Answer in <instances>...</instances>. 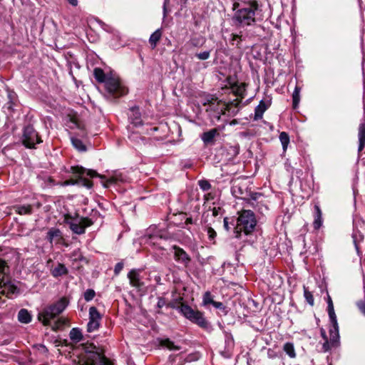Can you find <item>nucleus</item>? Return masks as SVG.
Instances as JSON below:
<instances>
[{
  "label": "nucleus",
  "mask_w": 365,
  "mask_h": 365,
  "mask_svg": "<svg viewBox=\"0 0 365 365\" xmlns=\"http://www.w3.org/2000/svg\"><path fill=\"white\" fill-rule=\"evenodd\" d=\"M231 192L233 196L240 199L248 198L247 185L245 181H235Z\"/></svg>",
  "instance_id": "nucleus-15"
},
{
  "label": "nucleus",
  "mask_w": 365,
  "mask_h": 365,
  "mask_svg": "<svg viewBox=\"0 0 365 365\" xmlns=\"http://www.w3.org/2000/svg\"><path fill=\"white\" fill-rule=\"evenodd\" d=\"M320 334H321L322 338L324 340L328 339V337L327 336V332H326V331H325V329L324 328H321L320 329Z\"/></svg>",
  "instance_id": "nucleus-56"
},
{
  "label": "nucleus",
  "mask_w": 365,
  "mask_h": 365,
  "mask_svg": "<svg viewBox=\"0 0 365 365\" xmlns=\"http://www.w3.org/2000/svg\"><path fill=\"white\" fill-rule=\"evenodd\" d=\"M67 1L73 6H76L78 3V0H67Z\"/></svg>",
  "instance_id": "nucleus-62"
},
{
  "label": "nucleus",
  "mask_w": 365,
  "mask_h": 365,
  "mask_svg": "<svg viewBox=\"0 0 365 365\" xmlns=\"http://www.w3.org/2000/svg\"><path fill=\"white\" fill-rule=\"evenodd\" d=\"M356 305L360 312L365 316V299L357 301Z\"/></svg>",
  "instance_id": "nucleus-44"
},
{
  "label": "nucleus",
  "mask_w": 365,
  "mask_h": 365,
  "mask_svg": "<svg viewBox=\"0 0 365 365\" xmlns=\"http://www.w3.org/2000/svg\"><path fill=\"white\" fill-rule=\"evenodd\" d=\"M236 225H235L234 223H230L229 222V218L228 217H225L224 220H223V227H224V229L226 230V231H230L231 229H233L235 230V227Z\"/></svg>",
  "instance_id": "nucleus-43"
},
{
  "label": "nucleus",
  "mask_w": 365,
  "mask_h": 365,
  "mask_svg": "<svg viewBox=\"0 0 365 365\" xmlns=\"http://www.w3.org/2000/svg\"><path fill=\"white\" fill-rule=\"evenodd\" d=\"M81 365H111L110 361L97 351H88Z\"/></svg>",
  "instance_id": "nucleus-11"
},
{
  "label": "nucleus",
  "mask_w": 365,
  "mask_h": 365,
  "mask_svg": "<svg viewBox=\"0 0 365 365\" xmlns=\"http://www.w3.org/2000/svg\"><path fill=\"white\" fill-rule=\"evenodd\" d=\"M283 350L290 357L295 358L296 352L294 347V344L291 342H287L283 346Z\"/></svg>",
  "instance_id": "nucleus-36"
},
{
  "label": "nucleus",
  "mask_w": 365,
  "mask_h": 365,
  "mask_svg": "<svg viewBox=\"0 0 365 365\" xmlns=\"http://www.w3.org/2000/svg\"><path fill=\"white\" fill-rule=\"evenodd\" d=\"M23 207L18 208V212L21 215L23 212Z\"/></svg>",
  "instance_id": "nucleus-64"
},
{
  "label": "nucleus",
  "mask_w": 365,
  "mask_h": 365,
  "mask_svg": "<svg viewBox=\"0 0 365 365\" xmlns=\"http://www.w3.org/2000/svg\"><path fill=\"white\" fill-rule=\"evenodd\" d=\"M71 173L77 178V180H69L63 182L64 185H81L90 189L93 186V183L87 178L99 177L103 180V186L108 187L111 185L118 183H124L127 181L126 175L120 171H115L109 178H106L104 176L100 175L96 170L86 169L82 166H72Z\"/></svg>",
  "instance_id": "nucleus-1"
},
{
  "label": "nucleus",
  "mask_w": 365,
  "mask_h": 365,
  "mask_svg": "<svg viewBox=\"0 0 365 365\" xmlns=\"http://www.w3.org/2000/svg\"><path fill=\"white\" fill-rule=\"evenodd\" d=\"M68 303L69 302L66 297H62L53 304L58 310V313H62L68 305Z\"/></svg>",
  "instance_id": "nucleus-33"
},
{
  "label": "nucleus",
  "mask_w": 365,
  "mask_h": 365,
  "mask_svg": "<svg viewBox=\"0 0 365 365\" xmlns=\"http://www.w3.org/2000/svg\"><path fill=\"white\" fill-rule=\"evenodd\" d=\"M95 296L96 292L93 289H88L83 293V297L86 302L91 301Z\"/></svg>",
  "instance_id": "nucleus-39"
},
{
  "label": "nucleus",
  "mask_w": 365,
  "mask_h": 365,
  "mask_svg": "<svg viewBox=\"0 0 365 365\" xmlns=\"http://www.w3.org/2000/svg\"><path fill=\"white\" fill-rule=\"evenodd\" d=\"M166 304V300L164 297H160L158 298V303H157V308L158 309H161L163 308L164 306H165Z\"/></svg>",
  "instance_id": "nucleus-48"
},
{
  "label": "nucleus",
  "mask_w": 365,
  "mask_h": 365,
  "mask_svg": "<svg viewBox=\"0 0 365 365\" xmlns=\"http://www.w3.org/2000/svg\"><path fill=\"white\" fill-rule=\"evenodd\" d=\"M170 4V0H164L163 5V20L165 19L168 10V6Z\"/></svg>",
  "instance_id": "nucleus-47"
},
{
  "label": "nucleus",
  "mask_w": 365,
  "mask_h": 365,
  "mask_svg": "<svg viewBox=\"0 0 365 365\" xmlns=\"http://www.w3.org/2000/svg\"><path fill=\"white\" fill-rule=\"evenodd\" d=\"M204 230L207 233V237H208V240L210 241V242H215V240L217 237V233L215 232V230L211 227L209 225H206L205 227V229Z\"/></svg>",
  "instance_id": "nucleus-37"
},
{
  "label": "nucleus",
  "mask_w": 365,
  "mask_h": 365,
  "mask_svg": "<svg viewBox=\"0 0 365 365\" xmlns=\"http://www.w3.org/2000/svg\"><path fill=\"white\" fill-rule=\"evenodd\" d=\"M173 249L175 250L174 258L175 261L187 267L190 262L189 255L180 247L174 246Z\"/></svg>",
  "instance_id": "nucleus-18"
},
{
  "label": "nucleus",
  "mask_w": 365,
  "mask_h": 365,
  "mask_svg": "<svg viewBox=\"0 0 365 365\" xmlns=\"http://www.w3.org/2000/svg\"><path fill=\"white\" fill-rule=\"evenodd\" d=\"M352 238H353V241H354V243L355 248H356L357 252L359 253V246L357 245V235H356V233L354 232L352 234Z\"/></svg>",
  "instance_id": "nucleus-52"
},
{
  "label": "nucleus",
  "mask_w": 365,
  "mask_h": 365,
  "mask_svg": "<svg viewBox=\"0 0 365 365\" xmlns=\"http://www.w3.org/2000/svg\"><path fill=\"white\" fill-rule=\"evenodd\" d=\"M32 317L30 313L24 309V324H28L31 322Z\"/></svg>",
  "instance_id": "nucleus-51"
},
{
  "label": "nucleus",
  "mask_w": 365,
  "mask_h": 365,
  "mask_svg": "<svg viewBox=\"0 0 365 365\" xmlns=\"http://www.w3.org/2000/svg\"><path fill=\"white\" fill-rule=\"evenodd\" d=\"M154 281L155 282V283L158 284V285H160L162 284V282H161V277L160 275H155L154 277Z\"/></svg>",
  "instance_id": "nucleus-59"
},
{
  "label": "nucleus",
  "mask_w": 365,
  "mask_h": 365,
  "mask_svg": "<svg viewBox=\"0 0 365 365\" xmlns=\"http://www.w3.org/2000/svg\"><path fill=\"white\" fill-rule=\"evenodd\" d=\"M100 216L98 210H92L91 217H76L68 222L69 228L71 231L77 235L85 233L86 228L92 225Z\"/></svg>",
  "instance_id": "nucleus-8"
},
{
  "label": "nucleus",
  "mask_w": 365,
  "mask_h": 365,
  "mask_svg": "<svg viewBox=\"0 0 365 365\" xmlns=\"http://www.w3.org/2000/svg\"><path fill=\"white\" fill-rule=\"evenodd\" d=\"M314 210L313 226L315 230H319L323 224L322 210L318 205H315Z\"/></svg>",
  "instance_id": "nucleus-21"
},
{
  "label": "nucleus",
  "mask_w": 365,
  "mask_h": 365,
  "mask_svg": "<svg viewBox=\"0 0 365 365\" xmlns=\"http://www.w3.org/2000/svg\"><path fill=\"white\" fill-rule=\"evenodd\" d=\"M272 104L271 100H261L258 106L255 109V120H260L262 118L264 113L269 108Z\"/></svg>",
  "instance_id": "nucleus-19"
},
{
  "label": "nucleus",
  "mask_w": 365,
  "mask_h": 365,
  "mask_svg": "<svg viewBox=\"0 0 365 365\" xmlns=\"http://www.w3.org/2000/svg\"><path fill=\"white\" fill-rule=\"evenodd\" d=\"M98 24L101 25V28L106 31H110V26L101 21H98Z\"/></svg>",
  "instance_id": "nucleus-55"
},
{
  "label": "nucleus",
  "mask_w": 365,
  "mask_h": 365,
  "mask_svg": "<svg viewBox=\"0 0 365 365\" xmlns=\"http://www.w3.org/2000/svg\"><path fill=\"white\" fill-rule=\"evenodd\" d=\"M24 148H35L36 144L42 142L38 133L35 130L32 124L24 126Z\"/></svg>",
  "instance_id": "nucleus-10"
},
{
  "label": "nucleus",
  "mask_w": 365,
  "mask_h": 365,
  "mask_svg": "<svg viewBox=\"0 0 365 365\" xmlns=\"http://www.w3.org/2000/svg\"><path fill=\"white\" fill-rule=\"evenodd\" d=\"M62 238V233L61 230L56 227H52L49 229L47 232L46 239L50 242V244H53V241L56 240V242H58Z\"/></svg>",
  "instance_id": "nucleus-22"
},
{
  "label": "nucleus",
  "mask_w": 365,
  "mask_h": 365,
  "mask_svg": "<svg viewBox=\"0 0 365 365\" xmlns=\"http://www.w3.org/2000/svg\"><path fill=\"white\" fill-rule=\"evenodd\" d=\"M103 315L98 311L96 307H91L88 313V322L87 324V331L93 332L100 327Z\"/></svg>",
  "instance_id": "nucleus-12"
},
{
  "label": "nucleus",
  "mask_w": 365,
  "mask_h": 365,
  "mask_svg": "<svg viewBox=\"0 0 365 365\" xmlns=\"http://www.w3.org/2000/svg\"><path fill=\"white\" fill-rule=\"evenodd\" d=\"M332 347L333 346H331L330 341L328 339L324 340V343L322 344V350L324 352L329 351V350H331Z\"/></svg>",
  "instance_id": "nucleus-46"
},
{
  "label": "nucleus",
  "mask_w": 365,
  "mask_h": 365,
  "mask_svg": "<svg viewBox=\"0 0 365 365\" xmlns=\"http://www.w3.org/2000/svg\"><path fill=\"white\" fill-rule=\"evenodd\" d=\"M23 319H24V317H23V309H21L19 312H18V320L21 322V323H23Z\"/></svg>",
  "instance_id": "nucleus-57"
},
{
  "label": "nucleus",
  "mask_w": 365,
  "mask_h": 365,
  "mask_svg": "<svg viewBox=\"0 0 365 365\" xmlns=\"http://www.w3.org/2000/svg\"><path fill=\"white\" fill-rule=\"evenodd\" d=\"M304 296L307 303L311 306H313L314 302L313 294L306 287H304Z\"/></svg>",
  "instance_id": "nucleus-38"
},
{
  "label": "nucleus",
  "mask_w": 365,
  "mask_h": 365,
  "mask_svg": "<svg viewBox=\"0 0 365 365\" xmlns=\"http://www.w3.org/2000/svg\"><path fill=\"white\" fill-rule=\"evenodd\" d=\"M128 119L131 124L135 127H139L143 125L141 119V113L138 106L131 107L128 113Z\"/></svg>",
  "instance_id": "nucleus-17"
},
{
  "label": "nucleus",
  "mask_w": 365,
  "mask_h": 365,
  "mask_svg": "<svg viewBox=\"0 0 365 365\" xmlns=\"http://www.w3.org/2000/svg\"><path fill=\"white\" fill-rule=\"evenodd\" d=\"M71 141L73 146L80 152H85L86 150V147L83 144V141L78 138L74 136L71 137Z\"/></svg>",
  "instance_id": "nucleus-32"
},
{
  "label": "nucleus",
  "mask_w": 365,
  "mask_h": 365,
  "mask_svg": "<svg viewBox=\"0 0 365 365\" xmlns=\"http://www.w3.org/2000/svg\"><path fill=\"white\" fill-rule=\"evenodd\" d=\"M159 344L160 346L169 349L170 351H180L181 349L180 346L176 344L169 338L160 339L159 340Z\"/></svg>",
  "instance_id": "nucleus-24"
},
{
  "label": "nucleus",
  "mask_w": 365,
  "mask_h": 365,
  "mask_svg": "<svg viewBox=\"0 0 365 365\" xmlns=\"http://www.w3.org/2000/svg\"><path fill=\"white\" fill-rule=\"evenodd\" d=\"M212 306L214 307H215L216 309L221 310L224 313V314H227V307L225 306H224L223 303H222L220 302H215V303H213Z\"/></svg>",
  "instance_id": "nucleus-45"
},
{
  "label": "nucleus",
  "mask_w": 365,
  "mask_h": 365,
  "mask_svg": "<svg viewBox=\"0 0 365 365\" xmlns=\"http://www.w3.org/2000/svg\"><path fill=\"white\" fill-rule=\"evenodd\" d=\"M69 337L71 340L75 343H78L83 340V334L81 329L75 327L71 329L69 333Z\"/></svg>",
  "instance_id": "nucleus-27"
},
{
  "label": "nucleus",
  "mask_w": 365,
  "mask_h": 365,
  "mask_svg": "<svg viewBox=\"0 0 365 365\" xmlns=\"http://www.w3.org/2000/svg\"><path fill=\"white\" fill-rule=\"evenodd\" d=\"M162 36V29H158L155 30L149 38V43L152 48H155L157 46L158 42L160 41Z\"/></svg>",
  "instance_id": "nucleus-29"
},
{
  "label": "nucleus",
  "mask_w": 365,
  "mask_h": 365,
  "mask_svg": "<svg viewBox=\"0 0 365 365\" xmlns=\"http://www.w3.org/2000/svg\"><path fill=\"white\" fill-rule=\"evenodd\" d=\"M327 312L329 314V319H333L335 321L336 319V316L334 309V304L331 300V298L329 295L327 297Z\"/></svg>",
  "instance_id": "nucleus-35"
},
{
  "label": "nucleus",
  "mask_w": 365,
  "mask_h": 365,
  "mask_svg": "<svg viewBox=\"0 0 365 365\" xmlns=\"http://www.w3.org/2000/svg\"><path fill=\"white\" fill-rule=\"evenodd\" d=\"M123 266H124V264H123V263L122 262H118L115 265V267H114V273H115V274L118 275L121 272V270L123 269Z\"/></svg>",
  "instance_id": "nucleus-49"
},
{
  "label": "nucleus",
  "mask_w": 365,
  "mask_h": 365,
  "mask_svg": "<svg viewBox=\"0 0 365 365\" xmlns=\"http://www.w3.org/2000/svg\"><path fill=\"white\" fill-rule=\"evenodd\" d=\"M24 214H26L30 211V208L24 206Z\"/></svg>",
  "instance_id": "nucleus-63"
},
{
  "label": "nucleus",
  "mask_w": 365,
  "mask_h": 365,
  "mask_svg": "<svg viewBox=\"0 0 365 365\" xmlns=\"http://www.w3.org/2000/svg\"><path fill=\"white\" fill-rule=\"evenodd\" d=\"M195 56L199 60H207L210 56V51H205L202 52L195 53Z\"/></svg>",
  "instance_id": "nucleus-42"
},
{
  "label": "nucleus",
  "mask_w": 365,
  "mask_h": 365,
  "mask_svg": "<svg viewBox=\"0 0 365 365\" xmlns=\"http://www.w3.org/2000/svg\"><path fill=\"white\" fill-rule=\"evenodd\" d=\"M279 139L282 146L283 153H285L290 142L289 136L286 132H282L279 133Z\"/></svg>",
  "instance_id": "nucleus-30"
},
{
  "label": "nucleus",
  "mask_w": 365,
  "mask_h": 365,
  "mask_svg": "<svg viewBox=\"0 0 365 365\" xmlns=\"http://www.w3.org/2000/svg\"><path fill=\"white\" fill-rule=\"evenodd\" d=\"M104 86L106 88L105 96L110 100L125 96L128 92V88L123 84L121 79L115 74L108 77Z\"/></svg>",
  "instance_id": "nucleus-7"
},
{
  "label": "nucleus",
  "mask_w": 365,
  "mask_h": 365,
  "mask_svg": "<svg viewBox=\"0 0 365 365\" xmlns=\"http://www.w3.org/2000/svg\"><path fill=\"white\" fill-rule=\"evenodd\" d=\"M176 309L192 324H197L202 329L208 330L211 329V324L204 316V313L192 309L187 304H181Z\"/></svg>",
  "instance_id": "nucleus-5"
},
{
  "label": "nucleus",
  "mask_w": 365,
  "mask_h": 365,
  "mask_svg": "<svg viewBox=\"0 0 365 365\" xmlns=\"http://www.w3.org/2000/svg\"><path fill=\"white\" fill-rule=\"evenodd\" d=\"M300 92L301 87L296 86L292 94V106L294 109H296L299 106L300 101Z\"/></svg>",
  "instance_id": "nucleus-31"
},
{
  "label": "nucleus",
  "mask_w": 365,
  "mask_h": 365,
  "mask_svg": "<svg viewBox=\"0 0 365 365\" xmlns=\"http://www.w3.org/2000/svg\"><path fill=\"white\" fill-rule=\"evenodd\" d=\"M195 222H196V220L193 219L191 217H186L185 221V223L186 225H192V224H195Z\"/></svg>",
  "instance_id": "nucleus-54"
},
{
  "label": "nucleus",
  "mask_w": 365,
  "mask_h": 365,
  "mask_svg": "<svg viewBox=\"0 0 365 365\" xmlns=\"http://www.w3.org/2000/svg\"><path fill=\"white\" fill-rule=\"evenodd\" d=\"M60 314L61 313H58V310L53 304L45 308L42 312L39 313L38 318L43 325L50 326L53 331H58L67 322L66 319L63 318H58L53 322H51V320L54 319Z\"/></svg>",
  "instance_id": "nucleus-6"
},
{
  "label": "nucleus",
  "mask_w": 365,
  "mask_h": 365,
  "mask_svg": "<svg viewBox=\"0 0 365 365\" xmlns=\"http://www.w3.org/2000/svg\"><path fill=\"white\" fill-rule=\"evenodd\" d=\"M236 10L232 19L234 25L238 28H245L255 26L262 20L259 4H251V6H242L240 8V3L235 2L233 4Z\"/></svg>",
  "instance_id": "nucleus-2"
},
{
  "label": "nucleus",
  "mask_w": 365,
  "mask_h": 365,
  "mask_svg": "<svg viewBox=\"0 0 365 365\" xmlns=\"http://www.w3.org/2000/svg\"><path fill=\"white\" fill-rule=\"evenodd\" d=\"M37 346H38V349L39 351H41V352L46 353L48 351L47 348L43 344H38V345H37Z\"/></svg>",
  "instance_id": "nucleus-58"
},
{
  "label": "nucleus",
  "mask_w": 365,
  "mask_h": 365,
  "mask_svg": "<svg viewBox=\"0 0 365 365\" xmlns=\"http://www.w3.org/2000/svg\"><path fill=\"white\" fill-rule=\"evenodd\" d=\"M198 104L205 107V111L212 123L215 124L221 121L222 115L225 113V103L213 95L205 94L200 96L198 99Z\"/></svg>",
  "instance_id": "nucleus-3"
},
{
  "label": "nucleus",
  "mask_w": 365,
  "mask_h": 365,
  "mask_svg": "<svg viewBox=\"0 0 365 365\" xmlns=\"http://www.w3.org/2000/svg\"><path fill=\"white\" fill-rule=\"evenodd\" d=\"M68 272V268L65 266V264L60 262H58L56 267L51 269V273L55 278L66 275Z\"/></svg>",
  "instance_id": "nucleus-23"
},
{
  "label": "nucleus",
  "mask_w": 365,
  "mask_h": 365,
  "mask_svg": "<svg viewBox=\"0 0 365 365\" xmlns=\"http://www.w3.org/2000/svg\"><path fill=\"white\" fill-rule=\"evenodd\" d=\"M257 226V220L254 212L250 210H243L239 214L237 224L233 231L235 237L240 238L241 233L245 235L251 234Z\"/></svg>",
  "instance_id": "nucleus-4"
},
{
  "label": "nucleus",
  "mask_w": 365,
  "mask_h": 365,
  "mask_svg": "<svg viewBox=\"0 0 365 365\" xmlns=\"http://www.w3.org/2000/svg\"><path fill=\"white\" fill-rule=\"evenodd\" d=\"M199 187L203 191H208L211 188L210 183L206 180H201L198 182Z\"/></svg>",
  "instance_id": "nucleus-41"
},
{
  "label": "nucleus",
  "mask_w": 365,
  "mask_h": 365,
  "mask_svg": "<svg viewBox=\"0 0 365 365\" xmlns=\"http://www.w3.org/2000/svg\"><path fill=\"white\" fill-rule=\"evenodd\" d=\"M4 268H8L6 264L4 261L0 259V272L2 271Z\"/></svg>",
  "instance_id": "nucleus-60"
},
{
  "label": "nucleus",
  "mask_w": 365,
  "mask_h": 365,
  "mask_svg": "<svg viewBox=\"0 0 365 365\" xmlns=\"http://www.w3.org/2000/svg\"><path fill=\"white\" fill-rule=\"evenodd\" d=\"M93 75L96 80L99 83H103L104 85L108 77H110L113 73L106 74L104 71L100 68H96L93 70Z\"/></svg>",
  "instance_id": "nucleus-26"
},
{
  "label": "nucleus",
  "mask_w": 365,
  "mask_h": 365,
  "mask_svg": "<svg viewBox=\"0 0 365 365\" xmlns=\"http://www.w3.org/2000/svg\"><path fill=\"white\" fill-rule=\"evenodd\" d=\"M215 301L213 299V297L211 294L210 292L207 291L204 293L202 295V305L206 308H207V306L210 304L213 305V303H215Z\"/></svg>",
  "instance_id": "nucleus-34"
},
{
  "label": "nucleus",
  "mask_w": 365,
  "mask_h": 365,
  "mask_svg": "<svg viewBox=\"0 0 365 365\" xmlns=\"http://www.w3.org/2000/svg\"><path fill=\"white\" fill-rule=\"evenodd\" d=\"M242 41V36L238 34H231L230 43L233 46L240 47V41Z\"/></svg>",
  "instance_id": "nucleus-40"
},
{
  "label": "nucleus",
  "mask_w": 365,
  "mask_h": 365,
  "mask_svg": "<svg viewBox=\"0 0 365 365\" xmlns=\"http://www.w3.org/2000/svg\"><path fill=\"white\" fill-rule=\"evenodd\" d=\"M191 43H192V46H199V45H200L199 40L197 38L192 39Z\"/></svg>",
  "instance_id": "nucleus-61"
},
{
  "label": "nucleus",
  "mask_w": 365,
  "mask_h": 365,
  "mask_svg": "<svg viewBox=\"0 0 365 365\" xmlns=\"http://www.w3.org/2000/svg\"><path fill=\"white\" fill-rule=\"evenodd\" d=\"M359 147L358 151L363 150L365 146V123H361L359 126Z\"/></svg>",
  "instance_id": "nucleus-25"
},
{
  "label": "nucleus",
  "mask_w": 365,
  "mask_h": 365,
  "mask_svg": "<svg viewBox=\"0 0 365 365\" xmlns=\"http://www.w3.org/2000/svg\"><path fill=\"white\" fill-rule=\"evenodd\" d=\"M330 322L332 324V329H329V341L332 346L337 347L339 345L340 338L337 319H335V321H334L333 319H330Z\"/></svg>",
  "instance_id": "nucleus-16"
},
{
  "label": "nucleus",
  "mask_w": 365,
  "mask_h": 365,
  "mask_svg": "<svg viewBox=\"0 0 365 365\" xmlns=\"http://www.w3.org/2000/svg\"><path fill=\"white\" fill-rule=\"evenodd\" d=\"M6 268L4 269V277H1L2 283L0 284V294L6 295V297L11 298L12 296L16 293L17 292V287L7 282H5L4 277L6 275L5 272ZM5 302L4 299H1V297L0 296V308L1 307V304Z\"/></svg>",
  "instance_id": "nucleus-14"
},
{
  "label": "nucleus",
  "mask_w": 365,
  "mask_h": 365,
  "mask_svg": "<svg viewBox=\"0 0 365 365\" xmlns=\"http://www.w3.org/2000/svg\"><path fill=\"white\" fill-rule=\"evenodd\" d=\"M130 284L132 287L140 289L145 287L144 282V277L142 274V271L139 269H133L128 274Z\"/></svg>",
  "instance_id": "nucleus-13"
},
{
  "label": "nucleus",
  "mask_w": 365,
  "mask_h": 365,
  "mask_svg": "<svg viewBox=\"0 0 365 365\" xmlns=\"http://www.w3.org/2000/svg\"><path fill=\"white\" fill-rule=\"evenodd\" d=\"M230 84L232 92L238 97L244 98L246 96V84L245 83L235 82Z\"/></svg>",
  "instance_id": "nucleus-20"
},
{
  "label": "nucleus",
  "mask_w": 365,
  "mask_h": 365,
  "mask_svg": "<svg viewBox=\"0 0 365 365\" xmlns=\"http://www.w3.org/2000/svg\"><path fill=\"white\" fill-rule=\"evenodd\" d=\"M259 195L257 192H251L248 191V197H250L253 200H257Z\"/></svg>",
  "instance_id": "nucleus-53"
},
{
  "label": "nucleus",
  "mask_w": 365,
  "mask_h": 365,
  "mask_svg": "<svg viewBox=\"0 0 365 365\" xmlns=\"http://www.w3.org/2000/svg\"><path fill=\"white\" fill-rule=\"evenodd\" d=\"M216 135L217 130L215 129H212L203 133L201 136V139L205 145H208L213 142Z\"/></svg>",
  "instance_id": "nucleus-28"
},
{
  "label": "nucleus",
  "mask_w": 365,
  "mask_h": 365,
  "mask_svg": "<svg viewBox=\"0 0 365 365\" xmlns=\"http://www.w3.org/2000/svg\"><path fill=\"white\" fill-rule=\"evenodd\" d=\"M240 1L242 2V6H251V4L252 3L259 4L257 0H240Z\"/></svg>",
  "instance_id": "nucleus-50"
},
{
  "label": "nucleus",
  "mask_w": 365,
  "mask_h": 365,
  "mask_svg": "<svg viewBox=\"0 0 365 365\" xmlns=\"http://www.w3.org/2000/svg\"><path fill=\"white\" fill-rule=\"evenodd\" d=\"M168 239L165 234L162 233L157 230L154 232H151V229L148 230L143 240L144 242L155 249L164 250L163 241Z\"/></svg>",
  "instance_id": "nucleus-9"
}]
</instances>
